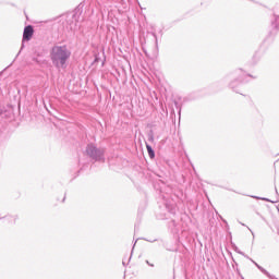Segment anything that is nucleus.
<instances>
[{
	"mask_svg": "<svg viewBox=\"0 0 279 279\" xmlns=\"http://www.w3.org/2000/svg\"><path fill=\"white\" fill-rule=\"evenodd\" d=\"M122 265H124V266H125V258L122 260Z\"/></svg>",
	"mask_w": 279,
	"mask_h": 279,
	"instance_id": "6ab92c4d",
	"label": "nucleus"
},
{
	"mask_svg": "<svg viewBox=\"0 0 279 279\" xmlns=\"http://www.w3.org/2000/svg\"><path fill=\"white\" fill-rule=\"evenodd\" d=\"M146 150H147V154H148L150 160H154V158H156V150H154L151 145H149L147 143H146Z\"/></svg>",
	"mask_w": 279,
	"mask_h": 279,
	"instance_id": "6e6552de",
	"label": "nucleus"
},
{
	"mask_svg": "<svg viewBox=\"0 0 279 279\" xmlns=\"http://www.w3.org/2000/svg\"><path fill=\"white\" fill-rule=\"evenodd\" d=\"M100 61H101V58L99 57V54H95L92 65L99 64Z\"/></svg>",
	"mask_w": 279,
	"mask_h": 279,
	"instance_id": "9b49d317",
	"label": "nucleus"
},
{
	"mask_svg": "<svg viewBox=\"0 0 279 279\" xmlns=\"http://www.w3.org/2000/svg\"><path fill=\"white\" fill-rule=\"evenodd\" d=\"M170 213H171L172 215H174V214H175V210H174V209H171Z\"/></svg>",
	"mask_w": 279,
	"mask_h": 279,
	"instance_id": "f3484780",
	"label": "nucleus"
},
{
	"mask_svg": "<svg viewBox=\"0 0 279 279\" xmlns=\"http://www.w3.org/2000/svg\"><path fill=\"white\" fill-rule=\"evenodd\" d=\"M85 154L95 162H106V148L97 147L95 144L89 143L86 146Z\"/></svg>",
	"mask_w": 279,
	"mask_h": 279,
	"instance_id": "7ed1b4c3",
	"label": "nucleus"
},
{
	"mask_svg": "<svg viewBox=\"0 0 279 279\" xmlns=\"http://www.w3.org/2000/svg\"><path fill=\"white\" fill-rule=\"evenodd\" d=\"M260 219H263V221H267L263 216H260Z\"/></svg>",
	"mask_w": 279,
	"mask_h": 279,
	"instance_id": "a211bd4d",
	"label": "nucleus"
},
{
	"mask_svg": "<svg viewBox=\"0 0 279 279\" xmlns=\"http://www.w3.org/2000/svg\"><path fill=\"white\" fill-rule=\"evenodd\" d=\"M146 264H148L149 267H154V264L149 263V260H146Z\"/></svg>",
	"mask_w": 279,
	"mask_h": 279,
	"instance_id": "2eb2a0df",
	"label": "nucleus"
},
{
	"mask_svg": "<svg viewBox=\"0 0 279 279\" xmlns=\"http://www.w3.org/2000/svg\"><path fill=\"white\" fill-rule=\"evenodd\" d=\"M32 38H34V26L27 25L24 27L23 37H22V46H21V49H20L17 56H20L21 51H23V49H25V43H29V40H32Z\"/></svg>",
	"mask_w": 279,
	"mask_h": 279,
	"instance_id": "39448f33",
	"label": "nucleus"
},
{
	"mask_svg": "<svg viewBox=\"0 0 279 279\" xmlns=\"http://www.w3.org/2000/svg\"><path fill=\"white\" fill-rule=\"evenodd\" d=\"M174 106L175 108H179L178 101H174Z\"/></svg>",
	"mask_w": 279,
	"mask_h": 279,
	"instance_id": "dca6fc26",
	"label": "nucleus"
},
{
	"mask_svg": "<svg viewBox=\"0 0 279 279\" xmlns=\"http://www.w3.org/2000/svg\"><path fill=\"white\" fill-rule=\"evenodd\" d=\"M84 12V4L80 3L70 14L72 21H71V29L74 27H77V23H80V19H82V13Z\"/></svg>",
	"mask_w": 279,
	"mask_h": 279,
	"instance_id": "20e7f679",
	"label": "nucleus"
},
{
	"mask_svg": "<svg viewBox=\"0 0 279 279\" xmlns=\"http://www.w3.org/2000/svg\"><path fill=\"white\" fill-rule=\"evenodd\" d=\"M256 215H258L259 217L262 216L260 213H258V211L256 213Z\"/></svg>",
	"mask_w": 279,
	"mask_h": 279,
	"instance_id": "4be33fe9",
	"label": "nucleus"
},
{
	"mask_svg": "<svg viewBox=\"0 0 279 279\" xmlns=\"http://www.w3.org/2000/svg\"><path fill=\"white\" fill-rule=\"evenodd\" d=\"M1 75H3V71L0 72V77H1Z\"/></svg>",
	"mask_w": 279,
	"mask_h": 279,
	"instance_id": "412c9836",
	"label": "nucleus"
},
{
	"mask_svg": "<svg viewBox=\"0 0 279 279\" xmlns=\"http://www.w3.org/2000/svg\"><path fill=\"white\" fill-rule=\"evenodd\" d=\"M222 221H223V223H228V221H226V220H223V219H222Z\"/></svg>",
	"mask_w": 279,
	"mask_h": 279,
	"instance_id": "5701e85b",
	"label": "nucleus"
},
{
	"mask_svg": "<svg viewBox=\"0 0 279 279\" xmlns=\"http://www.w3.org/2000/svg\"><path fill=\"white\" fill-rule=\"evenodd\" d=\"M50 60L58 70L66 69L69 60H71V51L66 45H54L50 49Z\"/></svg>",
	"mask_w": 279,
	"mask_h": 279,
	"instance_id": "f257e3e1",
	"label": "nucleus"
},
{
	"mask_svg": "<svg viewBox=\"0 0 279 279\" xmlns=\"http://www.w3.org/2000/svg\"><path fill=\"white\" fill-rule=\"evenodd\" d=\"M276 191V195H277V199L276 201H271L267 197H259V196H251L253 199H262V202H269L270 204H278L279 202V194H278V189L275 187Z\"/></svg>",
	"mask_w": 279,
	"mask_h": 279,
	"instance_id": "423d86ee",
	"label": "nucleus"
},
{
	"mask_svg": "<svg viewBox=\"0 0 279 279\" xmlns=\"http://www.w3.org/2000/svg\"><path fill=\"white\" fill-rule=\"evenodd\" d=\"M233 250H234V252H236L238 254H241L242 256H244V258H250V256H247V255H245V253L241 252V251L239 250V247H238L235 244H233Z\"/></svg>",
	"mask_w": 279,
	"mask_h": 279,
	"instance_id": "9d476101",
	"label": "nucleus"
},
{
	"mask_svg": "<svg viewBox=\"0 0 279 279\" xmlns=\"http://www.w3.org/2000/svg\"><path fill=\"white\" fill-rule=\"evenodd\" d=\"M148 141H149V143H154V134L148 135Z\"/></svg>",
	"mask_w": 279,
	"mask_h": 279,
	"instance_id": "f8f14e48",
	"label": "nucleus"
},
{
	"mask_svg": "<svg viewBox=\"0 0 279 279\" xmlns=\"http://www.w3.org/2000/svg\"><path fill=\"white\" fill-rule=\"evenodd\" d=\"M248 260H252L253 265H255V267H257V269L262 272L265 274V271H267V269H265L263 266L258 265V263H256L254 259L248 257Z\"/></svg>",
	"mask_w": 279,
	"mask_h": 279,
	"instance_id": "1a4fd4ad",
	"label": "nucleus"
},
{
	"mask_svg": "<svg viewBox=\"0 0 279 279\" xmlns=\"http://www.w3.org/2000/svg\"><path fill=\"white\" fill-rule=\"evenodd\" d=\"M272 16H274V20H271V27H272V29H276L278 32L279 31V15L274 13Z\"/></svg>",
	"mask_w": 279,
	"mask_h": 279,
	"instance_id": "0eeeda50",
	"label": "nucleus"
},
{
	"mask_svg": "<svg viewBox=\"0 0 279 279\" xmlns=\"http://www.w3.org/2000/svg\"><path fill=\"white\" fill-rule=\"evenodd\" d=\"M153 36L155 38V43H158V36L156 35V33H153Z\"/></svg>",
	"mask_w": 279,
	"mask_h": 279,
	"instance_id": "4468645a",
	"label": "nucleus"
},
{
	"mask_svg": "<svg viewBox=\"0 0 279 279\" xmlns=\"http://www.w3.org/2000/svg\"><path fill=\"white\" fill-rule=\"evenodd\" d=\"M1 219H5V217H0V220H1Z\"/></svg>",
	"mask_w": 279,
	"mask_h": 279,
	"instance_id": "b1692460",
	"label": "nucleus"
},
{
	"mask_svg": "<svg viewBox=\"0 0 279 279\" xmlns=\"http://www.w3.org/2000/svg\"><path fill=\"white\" fill-rule=\"evenodd\" d=\"M171 226H173V228H177L178 223L175 222V220H171Z\"/></svg>",
	"mask_w": 279,
	"mask_h": 279,
	"instance_id": "ddd939ff",
	"label": "nucleus"
},
{
	"mask_svg": "<svg viewBox=\"0 0 279 279\" xmlns=\"http://www.w3.org/2000/svg\"><path fill=\"white\" fill-rule=\"evenodd\" d=\"M138 240H136L135 242H134V245H133V250H134V246L136 245V242H137Z\"/></svg>",
	"mask_w": 279,
	"mask_h": 279,
	"instance_id": "aec40b11",
	"label": "nucleus"
},
{
	"mask_svg": "<svg viewBox=\"0 0 279 279\" xmlns=\"http://www.w3.org/2000/svg\"><path fill=\"white\" fill-rule=\"evenodd\" d=\"M229 80H232L229 83V88L233 90V93H236L238 95H243L241 93V88H243V84L247 82L246 77H252L253 80H256V76H253L252 74H245L243 73V70H236L228 75Z\"/></svg>",
	"mask_w": 279,
	"mask_h": 279,
	"instance_id": "f03ea898",
	"label": "nucleus"
}]
</instances>
